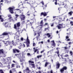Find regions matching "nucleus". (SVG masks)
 Listing matches in <instances>:
<instances>
[{
    "label": "nucleus",
    "instance_id": "23",
    "mask_svg": "<svg viewBox=\"0 0 73 73\" xmlns=\"http://www.w3.org/2000/svg\"><path fill=\"white\" fill-rule=\"evenodd\" d=\"M0 19L1 20V22H3V21H4V20H3V19L1 17V15H0Z\"/></svg>",
    "mask_w": 73,
    "mask_h": 73
},
{
    "label": "nucleus",
    "instance_id": "27",
    "mask_svg": "<svg viewBox=\"0 0 73 73\" xmlns=\"http://www.w3.org/2000/svg\"><path fill=\"white\" fill-rule=\"evenodd\" d=\"M70 24L71 25L73 26V22L72 21H71L70 22Z\"/></svg>",
    "mask_w": 73,
    "mask_h": 73
},
{
    "label": "nucleus",
    "instance_id": "21",
    "mask_svg": "<svg viewBox=\"0 0 73 73\" xmlns=\"http://www.w3.org/2000/svg\"><path fill=\"white\" fill-rule=\"evenodd\" d=\"M72 13L73 12L71 11L68 13V14L69 15V16H72Z\"/></svg>",
    "mask_w": 73,
    "mask_h": 73
},
{
    "label": "nucleus",
    "instance_id": "62",
    "mask_svg": "<svg viewBox=\"0 0 73 73\" xmlns=\"http://www.w3.org/2000/svg\"><path fill=\"white\" fill-rule=\"evenodd\" d=\"M55 5H57V2H55Z\"/></svg>",
    "mask_w": 73,
    "mask_h": 73
},
{
    "label": "nucleus",
    "instance_id": "16",
    "mask_svg": "<svg viewBox=\"0 0 73 73\" xmlns=\"http://www.w3.org/2000/svg\"><path fill=\"white\" fill-rule=\"evenodd\" d=\"M5 27L7 28V27H9V23L8 22H7L5 23Z\"/></svg>",
    "mask_w": 73,
    "mask_h": 73
},
{
    "label": "nucleus",
    "instance_id": "22",
    "mask_svg": "<svg viewBox=\"0 0 73 73\" xmlns=\"http://www.w3.org/2000/svg\"><path fill=\"white\" fill-rule=\"evenodd\" d=\"M8 16L9 17V20H11V19H12V17H11V15L10 14L8 15Z\"/></svg>",
    "mask_w": 73,
    "mask_h": 73
},
{
    "label": "nucleus",
    "instance_id": "29",
    "mask_svg": "<svg viewBox=\"0 0 73 73\" xmlns=\"http://www.w3.org/2000/svg\"><path fill=\"white\" fill-rule=\"evenodd\" d=\"M15 64H12L11 65L12 68H14L15 67Z\"/></svg>",
    "mask_w": 73,
    "mask_h": 73
},
{
    "label": "nucleus",
    "instance_id": "11",
    "mask_svg": "<svg viewBox=\"0 0 73 73\" xmlns=\"http://www.w3.org/2000/svg\"><path fill=\"white\" fill-rule=\"evenodd\" d=\"M58 29H61V28H62L63 26L62 24H59L57 26Z\"/></svg>",
    "mask_w": 73,
    "mask_h": 73
},
{
    "label": "nucleus",
    "instance_id": "63",
    "mask_svg": "<svg viewBox=\"0 0 73 73\" xmlns=\"http://www.w3.org/2000/svg\"><path fill=\"white\" fill-rule=\"evenodd\" d=\"M47 41L48 42H50V40H48Z\"/></svg>",
    "mask_w": 73,
    "mask_h": 73
},
{
    "label": "nucleus",
    "instance_id": "44",
    "mask_svg": "<svg viewBox=\"0 0 73 73\" xmlns=\"http://www.w3.org/2000/svg\"><path fill=\"white\" fill-rule=\"evenodd\" d=\"M24 23H25V21H24L22 22V24H24Z\"/></svg>",
    "mask_w": 73,
    "mask_h": 73
},
{
    "label": "nucleus",
    "instance_id": "19",
    "mask_svg": "<svg viewBox=\"0 0 73 73\" xmlns=\"http://www.w3.org/2000/svg\"><path fill=\"white\" fill-rule=\"evenodd\" d=\"M49 64L50 63L49 62H46L45 64L44 67H46V66H47V65H48V64Z\"/></svg>",
    "mask_w": 73,
    "mask_h": 73
},
{
    "label": "nucleus",
    "instance_id": "1",
    "mask_svg": "<svg viewBox=\"0 0 73 73\" xmlns=\"http://www.w3.org/2000/svg\"><path fill=\"white\" fill-rule=\"evenodd\" d=\"M15 36H14V39H16L17 41L15 42V41L13 40L12 41V43L15 46H16L17 44H20V46H18V48L19 49H21V44L20 43V40L19 39V33L17 32L15 34Z\"/></svg>",
    "mask_w": 73,
    "mask_h": 73
},
{
    "label": "nucleus",
    "instance_id": "24",
    "mask_svg": "<svg viewBox=\"0 0 73 73\" xmlns=\"http://www.w3.org/2000/svg\"><path fill=\"white\" fill-rule=\"evenodd\" d=\"M42 56V55H38L37 56V57L38 58H41Z\"/></svg>",
    "mask_w": 73,
    "mask_h": 73
},
{
    "label": "nucleus",
    "instance_id": "20",
    "mask_svg": "<svg viewBox=\"0 0 73 73\" xmlns=\"http://www.w3.org/2000/svg\"><path fill=\"white\" fill-rule=\"evenodd\" d=\"M25 54H25V52H22V56H23V58H25V56H25Z\"/></svg>",
    "mask_w": 73,
    "mask_h": 73
},
{
    "label": "nucleus",
    "instance_id": "10",
    "mask_svg": "<svg viewBox=\"0 0 73 73\" xmlns=\"http://www.w3.org/2000/svg\"><path fill=\"white\" fill-rule=\"evenodd\" d=\"M42 15H43L44 16H46L47 14L45 12H42L40 13V16H42Z\"/></svg>",
    "mask_w": 73,
    "mask_h": 73
},
{
    "label": "nucleus",
    "instance_id": "31",
    "mask_svg": "<svg viewBox=\"0 0 73 73\" xmlns=\"http://www.w3.org/2000/svg\"><path fill=\"white\" fill-rule=\"evenodd\" d=\"M27 55L28 56H31V54L29 53H27Z\"/></svg>",
    "mask_w": 73,
    "mask_h": 73
},
{
    "label": "nucleus",
    "instance_id": "60",
    "mask_svg": "<svg viewBox=\"0 0 73 73\" xmlns=\"http://www.w3.org/2000/svg\"><path fill=\"white\" fill-rule=\"evenodd\" d=\"M29 45L28 44H27V47H29Z\"/></svg>",
    "mask_w": 73,
    "mask_h": 73
},
{
    "label": "nucleus",
    "instance_id": "5",
    "mask_svg": "<svg viewBox=\"0 0 73 73\" xmlns=\"http://www.w3.org/2000/svg\"><path fill=\"white\" fill-rule=\"evenodd\" d=\"M40 24L42 25L37 26L36 28V29L39 31H41L42 28V24H43V21L42 20L40 22Z\"/></svg>",
    "mask_w": 73,
    "mask_h": 73
},
{
    "label": "nucleus",
    "instance_id": "46",
    "mask_svg": "<svg viewBox=\"0 0 73 73\" xmlns=\"http://www.w3.org/2000/svg\"><path fill=\"white\" fill-rule=\"evenodd\" d=\"M46 25H48V23H45V24L44 25V26Z\"/></svg>",
    "mask_w": 73,
    "mask_h": 73
},
{
    "label": "nucleus",
    "instance_id": "28",
    "mask_svg": "<svg viewBox=\"0 0 73 73\" xmlns=\"http://www.w3.org/2000/svg\"><path fill=\"white\" fill-rule=\"evenodd\" d=\"M9 20L10 21H14V20H13V19L12 18V19H9Z\"/></svg>",
    "mask_w": 73,
    "mask_h": 73
},
{
    "label": "nucleus",
    "instance_id": "59",
    "mask_svg": "<svg viewBox=\"0 0 73 73\" xmlns=\"http://www.w3.org/2000/svg\"><path fill=\"white\" fill-rule=\"evenodd\" d=\"M50 73H53V71H52V70H51L50 71Z\"/></svg>",
    "mask_w": 73,
    "mask_h": 73
},
{
    "label": "nucleus",
    "instance_id": "9",
    "mask_svg": "<svg viewBox=\"0 0 73 73\" xmlns=\"http://www.w3.org/2000/svg\"><path fill=\"white\" fill-rule=\"evenodd\" d=\"M56 68H57V69H59V68H60V63H59V62H56Z\"/></svg>",
    "mask_w": 73,
    "mask_h": 73
},
{
    "label": "nucleus",
    "instance_id": "51",
    "mask_svg": "<svg viewBox=\"0 0 73 73\" xmlns=\"http://www.w3.org/2000/svg\"><path fill=\"white\" fill-rule=\"evenodd\" d=\"M48 29V28H46L45 29V31H46Z\"/></svg>",
    "mask_w": 73,
    "mask_h": 73
},
{
    "label": "nucleus",
    "instance_id": "15",
    "mask_svg": "<svg viewBox=\"0 0 73 73\" xmlns=\"http://www.w3.org/2000/svg\"><path fill=\"white\" fill-rule=\"evenodd\" d=\"M50 42H52V43L51 44V45H52V46H56V44H55V42H54V41H52Z\"/></svg>",
    "mask_w": 73,
    "mask_h": 73
},
{
    "label": "nucleus",
    "instance_id": "30",
    "mask_svg": "<svg viewBox=\"0 0 73 73\" xmlns=\"http://www.w3.org/2000/svg\"><path fill=\"white\" fill-rule=\"evenodd\" d=\"M53 26H54V23H51V26L52 27H53Z\"/></svg>",
    "mask_w": 73,
    "mask_h": 73
},
{
    "label": "nucleus",
    "instance_id": "8",
    "mask_svg": "<svg viewBox=\"0 0 73 73\" xmlns=\"http://www.w3.org/2000/svg\"><path fill=\"white\" fill-rule=\"evenodd\" d=\"M66 69H67V67L66 66H64L60 70V71L61 73H64L63 72H64V70H66Z\"/></svg>",
    "mask_w": 73,
    "mask_h": 73
},
{
    "label": "nucleus",
    "instance_id": "61",
    "mask_svg": "<svg viewBox=\"0 0 73 73\" xmlns=\"http://www.w3.org/2000/svg\"><path fill=\"white\" fill-rule=\"evenodd\" d=\"M56 16H53V19H54V18H56Z\"/></svg>",
    "mask_w": 73,
    "mask_h": 73
},
{
    "label": "nucleus",
    "instance_id": "2",
    "mask_svg": "<svg viewBox=\"0 0 73 73\" xmlns=\"http://www.w3.org/2000/svg\"><path fill=\"white\" fill-rule=\"evenodd\" d=\"M16 25L17 26H16V24H15L14 25V29H16V31H18L19 33V35H20V33H22V31L21 30H20V29H19V27L20 26V23L19 22H18L16 24ZM17 27L18 28H17Z\"/></svg>",
    "mask_w": 73,
    "mask_h": 73
},
{
    "label": "nucleus",
    "instance_id": "40",
    "mask_svg": "<svg viewBox=\"0 0 73 73\" xmlns=\"http://www.w3.org/2000/svg\"><path fill=\"white\" fill-rule=\"evenodd\" d=\"M66 40V41H70V39H67Z\"/></svg>",
    "mask_w": 73,
    "mask_h": 73
},
{
    "label": "nucleus",
    "instance_id": "17",
    "mask_svg": "<svg viewBox=\"0 0 73 73\" xmlns=\"http://www.w3.org/2000/svg\"><path fill=\"white\" fill-rule=\"evenodd\" d=\"M40 34H41V32L40 31L38 33V35H37L36 37L37 40H38V38H39L38 37L40 36Z\"/></svg>",
    "mask_w": 73,
    "mask_h": 73
},
{
    "label": "nucleus",
    "instance_id": "49",
    "mask_svg": "<svg viewBox=\"0 0 73 73\" xmlns=\"http://www.w3.org/2000/svg\"><path fill=\"white\" fill-rule=\"evenodd\" d=\"M9 73H12V70H10Z\"/></svg>",
    "mask_w": 73,
    "mask_h": 73
},
{
    "label": "nucleus",
    "instance_id": "26",
    "mask_svg": "<svg viewBox=\"0 0 73 73\" xmlns=\"http://www.w3.org/2000/svg\"><path fill=\"white\" fill-rule=\"evenodd\" d=\"M29 63H31V64H33V63H34V62H33L32 61L29 60Z\"/></svg>",
    "mask_w": 73,
    "mask_h": 73
},
{
    "label": "nucleus",
    "instance_id": "52",
    "mask_svg": "<svg viewBox=\"0 0 73 73\" xmlns=\"http://www.w3.org/2000/svg\"><path fill=\"white\" fill-rule=\"evenodd\" d=\"M72 44V42H69L68 43L69 45H70V44Z\"/></svg>",
    "mask_w": 73,
    "mask_h": 73
},
{
    "label": "nucleus",
    "instance_id": "36",
    "mask_svg": "<svg viewBox=\"0 0 73 73\" xmlns=\"http://www.w3.org/2000/svg\"><path fill=\"white\" fill-rule=\"evenodd\" d=\"M70 53L71 55H72V54H73V52H72V51H70Z\"/></svg>",
    "mask_w": 73,
    "mask_h": 73
},
{
    "label": "nucleus",
    "instance_id": "12",
    "mask_svg": "<svg viewBox=\"0 0 73 73\" xmlns=\"http://www.w3.org/2000/svg\"><path fill=\"white\" fill-rule=\"evenodd\" d=\"M13 52L14 53H16V52H17V53H19L20 52V50H19L17 49H14L13 50Z\"/></svg>",
    "mask_w": 73,
    "mask_h": 73
},
{
    "label": "nucleus",
    "instance_id": "4",
    "mask_svg": "<svg viewBox=\"0 0 73 73\" xmlns=\"http://www.w3.org/2000/svg\"><path fill=\"white\" fill-rule=\"evenodd\" d=\"M5 54H7V52H5L4 53V50L3 49L0 50V55H1L2 57H5L6 56Z\"/></svg>",
    "mask_w": 73,
    "mask_h": 73
},
{
    "label": "nucleus",
    "instance_id": "53",
    "mask_svg": "<svg viewBox=\"0 0 73 73\" xmlns=\"http://www.w3.org/2000/svg\"><path fill=\"white\" fill-rule=\"evenodd\" d=\"M33 46H35V43H33Z\"/></svg>",
    "mask_w": 73,
    "mask_h": 73
},
{
    "label": "nucleus",
    "instance_id": "7",
    "mask_svg": "<svg viewBox=\"0 0 73 73\" xmlns=\"http://www.w3.org/2000/svg\"><path fill=\"white\" fill-rule=\"evenodd\" d=\"M8 34V33L7 32L3 33H2V35H1V36L0 37V38H3L4 37V36H6V35H7Z\"/></svg>",
    "mask_w": 73,
    "mask_h": 73
},
{
    "label": "nucleus",
    "instance_id": "39",
    "mask_svg": "<svg viewBox=\"0 0 73 73\" xmlns=\"http://www.w3.org/2000/svg\"><path fill=\"white\" fill-rule=\"evenodd\" d=\"M40 3H41V4H42L43 5H44V2L42 1Z\"/></svg>",
    "mask_w": 73,
    "mask_h": 73
},
{
    "label": "nucleus",
    "instance_id": "6",
    "mask_svg": "<svg viewBox=\"0 0 73 73\" xmlns=\"http://www.w3.org/2000/svg\"><path fill=\"white\" fill-rule=\"evenodd\" d=\"M15 9V7H9L8 9H9V12H10L11 13H13L14 12L13 10V9Z\"/></svg>",
    "mask_w": 73,
    "mask_h": 73
},
{
    "label": "nucleus",
    "instance_id": "32",
    "mask_svg": "<svg viewBox=\"0 0 73 73\" xmlns=\"http://www.w3.org/2000/svg\"><path fill=\"white\" fill-rule=\"evenodd\" d=\"M37 50H38L37 49H35V50H34L35 53H36V52L37 51Z\"/></svg>",
    "mask_w": 73,
    "mask_h": 73
},
{
    "label": "nucleus",
    "instance_id": "57",
    "mask_svg": "<svg viewBox=\"0 0 73 73\" xmlns=\"http://www.w3.org/2000/svg\"><path fill=\"white\" fill-rule=\"evenodd\" d=\"M67 34L68 35H70V33H67Z\"/></svg>",
    "mask_w": 73,
    "mask_h": 73
},
{
    "label": "nucleus",
    "instance_id": "54",
    "mask_svg": "<svg viewBox=\"0 0 73 73\" xmlns=\"http://www.w3.org/2000/svg\"><path fill=\"white\" fill-rule=\"evenodd\" d=\"M37 54H39V51H38V50L37 51Z\"/></svg>",
    "mask_w": 73,
    "mask_h": 73
},
{
    "label": "nucleus",
    "instance_id": "3",
    "mask_svg": "<svg viewBox=\"0 0 73 73\" xmlns=\"http://www.w3.org/2000/svg\"><path fill=\"white\" fill-rule=\"evenodd\" d=\"M20 13L19 17L21 19V21L24 20L25 19V16L23 14V12L20 11Z\"/></svg>",
    "mask_w": 73,
    "mask_h": 73
},
{
    "label": "nucleus",
    "instance_id": "41",
    "mask_svg": "<svg viewBox=\"0 0 73 73\" xmlns=\"http://www.w3.org/2000/svg\"><path fill=\"white\" fill-rule=\"evenodd\" d=\"M24 40V38H21V41H23Z\"/></svg>",
    "mask_w": 73,
    "mask_h": 73
},
{
    "label": "nucleus",
    "instance_id": "18",
    "mask_svg": "<svg viewBox=\"0 0 73 73\" xmlns=\"http://www.w3.org/2000/svg\"><path fill=\"white\" fill-rule=\"evenodd\" d=\"M27 40L28 42V44H30V42L29 41V40L28 39V36H27Z\"/></svg>",
    "mask_w": 73,
    "mask_h": 73
},
{
    "label": "nucleus",
    "instance_id": "50",
    "mask_svg": "<svg viewBox=\"0 0 73 73\" xmlns=\"http://www.w3.org/2000/svg\"><path fill=\"white\" fill-rule=\"evenodd\" d=\"M33 68H35V64L33 66Z\"/></svg>",
    "mask_w": 73,
    "mask_h": 73
},
{
    "label": "nucleus",
    "instance_id": "38",
    "mask_svg": "<svg viewBox=\"0 0 73 73\" xmlns=\"http://www.w3.org/2000/svg\"><path fill=\"white\" fill-rule=\"evenodd\" d=\"M15 16H16V17H19V15L17 14L15 15Z\"/></svg>",
    "mask_w": 73,
    "mask_h": 73
},
{
    "label": "nucleus",
    "instance_id": "45",
    "mask_svg": "<svg viewBox=\"0 0 73 73\" xmlns=\"http://www.w3.org/2000/svg\"><path fill=\"white\" fill-rule=\"evenodd\" d=\"M44 52V50H43L40 52V53H43V52Z\"/></svg>",
    "mask_w": 73,
    "mask_h": 73
},
{
    "label": "nucleus",
    "instance_id": "13",
    "mask_svg": "<svg viewBox=\"0 0 73 73\" xmlns=\"http://www.w3.org/2000/svg\"><path fill=\"white\" fill-rule=\"evenodd\" d=\"M15 56H16L17 57H18L19 58H20V57H21V53L16 54H15Z\"/></svg>",
    "mask_w": 73,
    "mask_h": 73
},
{
    "label": "nucleus",
    "instance_id": "43",
    "mask_svg": "<svg viewBox=\"0 0 73 73\" xmlns=\"http://www.w3.org/2000/svg\"><path fill=\"white\" fill-rule=\"evenodd\" d=\"M64 48L65 49H67L68 48V47H64Z\"/></svg>",
    "mask_w": 73,
    "mask_h": 73
},
{
    "label": "nucleus",
    "instance_id": "48",
    "mask_svg": "<svg viewBox=\"0 0 73 73\" xmlns=\"http://www.w3.org/2000/svg\"><path fill=\"white\" fill-rule=\"evenodd\" d=\"M68 58V61H71V60L69 59V58Z\"/></svg>",
    "mask_w": 73,
    "mask_h": 73
},
{
    "label": "nucleus",
    "instance_id": "47",
    "mask_svg": "<svg viewBox=\"0 0 73 73\" xmlns=\"http://www.w3.org/2000/svg\"><path fill=\"white\" fill-rule=\"evenodd\" d=\"M71 65H72V62H70L69 63Z\"/></svg>",
    "mask_w": 73,
    "mask_h": 73
},
{
    "label": "nucleus",
    "instance_id": "14",
    "mask_svg": "<svg viewBox=\"0 0 73 73\" xmlns=\"http://www.w3.org/2000/svg\"><path fill=\"white\" fill-rule=\"evenodd\" d=\"M4 42V44H6V46H7V45H9V44H10L11 42L9 41H7V42Z\"/></svg>",
    "mask_w": 73,
    "mask_h": 73
},
{
    "label": "nucleus",
    "instance_id": "42",
    "mask_svg": "<svg viewBox=\"0 0 73 73\" xmlns=\"http://www.w3.org/2000/svg\"><path fill=\"white\" fill-rule=\"evenodd\" d=\"M7 60H11V58H10V57H8L7 58Z\"/></svg>",
    "mask_w": 73,
    "mask_h": 73
},
{
    "label": "nucleus",
    "instance_id": "34",
    "mask_svg": "<svg viewBox=\"0 0 73 73\" xmlns=\"http://www.w3.org/2000/svg\"><path fill=\"white\" fill-rule=\"evenodd\" d=\"M0 72H1V73H4V72L3 71V70L1 69L0 70Z\"/></svg>",
    "mask_w": 73,
    "mask_h": 73
},
{
    "label": "nucleus",
    "instance_id": "55",
    "mask_svg": "<svg viewBox=\"0 0 73 73\" xmlns=\"http://www.w3.org/2000/svg\"><path fill=\"white\" fill-rule=\"evenodd\" d=\"M55 53H56L57 54H59V52L58 51L57 52H56Z\"/></svg>",
    "mask_w": 73,
    "mask_h": 73
},
{
    "label": "nucleus",
    "instance_id": "58",
    "mask_svg": "<svg viewBox=\"0 0 73 73\" xmlns=\"http://www.w3.org/2000/svg\"><path fill=\"white\" fill-rule=\"evenodd\" d=\"M38 69H39L40 70V69H41V68L40 67H39V68H38Z\"/></svg>",
    "mask_w": 73,
    "mask_h": 73
},
{
    "label": "nucleus",
    "instance_id": "35",
    "mask_svg": "<svg viewBox=\"0 0 73 73\" xmlns=\"http://www.w3.org/2000/svg\"><path fill=\"white\" fill-rule=\"evenodd\" d=\"M66 39H68V38H69V36H66Z\"/></svg>",
    "mask_w": 73,
    "mask_h": 73
},
{
    "label": "nucleus",
    "instance_id": "25",
    "mask_svg": "<svg viewBox=\"0 0 73 73\" xmlns=\"http://www.w3.org/2000/svg\"><path fill=\"white\" fill-rule=\"evenodd\" d=\"M46 35H47V36H48V38L50 37V34L49 33H47L46 34Z\"/></svg>",
    "mask_w": 73,
    "mask_h": 73
},
{
    "label": "nucleus",
    "instance_id": "37",
    "mask_svg": "<svg viewBox=\"0 0 73 73\" xmlns=\"http://www.w3.org/2000/svg\"><path fill=\"white\" fill-rule=\"evenodd\" d=\"M65 57H69V55L68 54H66L65 55Z\"/></svg>",
    "mask_w": 73,
    "mask_h": 73
},
{
    "label": "nucleus",
    "instance_id": "64",
    "mask_svg": "<svg viewBox=\"0 0 73 73\" xmlns=\"http://www.w3.org/2000/svg\"><path fill=\"white\" fill-rule=\"evenodd\" d=\"M38 73H41V72L40 71H38Z\"/></svg>",
    "mask_w": 73,
    "mask_h": 73
},
{
    "label": "nucleus",
    "instance_id": "33",
    "mask_svg": "<svg viewBox=\"0 0 73 73\" xmlns=\"http://www.w3.org/2000/svg\"><path fill=\"white\" fill-rule=\"evenodd\" d=\"M22 46L23 47V48H24V47H25V44H23L22 45Z\"/></svg>",
    "mask_w": 73,
    "mask_h": 73
},
{
    "label": "nucleus",
    "instance_id": "56",
    "mask_svg": "<svg viewBox=\"0 0 73 73\" xmlns=\"http://www.w3.org/2000/svg\"><path fill=\"white\" fill-rule=\"evenodd\" d=\"M31 73H35V71H33L31 72Z\"/></svg>",
    "mask_w": 73,
    "mask_h": 73
}]
</instances>
